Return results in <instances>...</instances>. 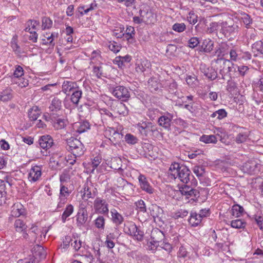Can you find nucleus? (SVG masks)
<instances>
[{
  "label": "nucleus",
  "instance_id": "nucleus-4",
  "mask_svg": "<svg viewBox=\"0 0 263 263\" xmlns=\"http://www.w3.org/2000/svg\"><path fill=\"white\" fill-rule=\"evenodd\" d=\"M215 62L220 65L219 73L222 76V79H224L227 74L236 70L234 64L229 60L220 58L215 59Z\"/></svg>",
  "mask_w": 263,
  "mask_h": 263
},
{
  "label": "nucleus",
  "instance_id": "nucleus-40",
  "mask_svg": "<svg viewBox=\"0 0 263 263\" xmlns=\"http://www.w3.org/2000/svg\"><path fill=\"white\" fill-rule=\"evenodd\" d=\"M144 13L145 14L146 20L145 22L147 23H152L153 18H154V14L153 12L150 10L149 11H147L146 12H145L144 11L143 12L142 11H140V16L142 17H144V15L143 14Z\"/></svg>",
  "mask_w": 263,
  "mask_h": 263
},
{
  "label": "nucleus",
  "instance_id": "nucleus-6",
  "mask_svg": "<svg viewBox=\"0 0 263 263\" xmlns=\"http://www.w3.org/2000/svg\"><path fill=\"white\" fill-rule=\"evenodd\" d=\"M137 127L140 133L144 136H147L149 133L157 132L156 125L151 122L141 121L137 124Z\"/></svg>",
  "mask_w": 263,
  "mask_h": 263
},
{
  "label": "nucleus",
  "instance_id": "nucleus-28",
  "mask_svg": "<svg viewBox=\"0 0 263 263\" xmlns=\"http://www.w3.org/2000/svg\"><path fill=\"white\" fill-rule=\"evenodd\" d=\"M228 45L226 44H221L215 51L218 58H222L226 54H227L228 53Z\"/></svg>",
  "mask_w": 263,
  "mask_h": 263
},
{
  "label": "nucleus",
  "instance_id": "nucleus-15",
  "mask_svg": "<svg viewBox=\"0 0 263 263\" xmlns=\"http://www.w3.org/2000/svg\"><path fill=\"white\" fill-rule=\"evenodd\" d=\"M79 87L77 83L71 81H64L62 84V91L66 95H69Z\"/></svg>",
  "mask_w": 263,
  "mask_h": 263
},
{
  "label": "nucleus",
  "instance_id": "nucleus-30",
  "mask_svg": "<svg viewBox=\"0 0 263 263\" xmlns=\"http://www.w3.org/2000/svg\"><path fill=\"white\" fill-rule=\"evenodd\" d=\"M74 208L72 204H68L67 205L65 211L61 216V219L63 222H65L67 218L69 217L73 212Z\"/></svg>",
  "mask_w": 263,
  "mask_h": 263
},
{
  "label": "nucleus",
  "instance_id": "nucleus-19",
  "mask_svg": "<svg viewBox=\"0 0 263 263\" xmlns=\"http://www.w3.org/2000/svg\"><path fill=\"white\" fill-rule=\"evenodd\" d=\"M135 35V30L134 27L127 26L126 29L125 33H122L120 36H118V37H122L123 36L125 35L126 40L128 43H132L134 40V36Z\"/></svg>",
  "mask_w": 263,
  "mask_h": 263
},
{
  "label": "nucleus",
  "instance_id": "nucleus-17",
  "mask_svg": "<svg viewBox=\"0 0 263 263\" xmlns=\"http://www.w3.org/2000/svg\"><path fill=\"white\" fill-rule=\"evenodd\" d=\"M164 237L163 232L158 229H154L152 231L151 238L152 241L150 242L152 245L155 246L157 242H159Z\"/></svg>",
  "mask_w": 263,
  "mask_h": 263
},
{
  "label": "nucleus",
  "instance_id": "nucleus-52",
  "mask_svg": "<svg viewBox=\"0 0 263 263\" xmlns=\"http://www.w3.org/2000/svg\"><path fill=\"white\" fill-rule=\"evenodd\" d=\"M136 205L137 206V209L139 211L141 212H146V208L145 204V203L143 200H139L137 202H136Z\"/></svg>",
  "mask_w": 263,
  "mask_h": 263
},
{
  "label": "nucleus",
  "instance_id": "nucleus-58",
  "mask_svg": "<svg viewBox=\"0 0 263 263\" xmlns=\"http://www.w3.org/2000/svg\"><path fill=\"white\" fill-rule=\"evenodd\" d=\"M24 75V70L23 68L19 65L15 67V69L13 72V76L15 78L21 77Z\"/></svg>",
  "mask_w": 263,
  "mask_h": 263
},
{
  "label": "nucleus",
  "instance_id": "nucleus-35",
  "mask_svg": "<svg viewBox=\"0 0 263 263\" xmlns=\"http://www.w3.org/2000/svg\"><path fill=\"white\" fill-rule=\"evenodd\" d=\"M125 141L130 145H134L138 142V138L131 134H127L125 136Z\"/></svg>",
  "mask_w": 263,
  "mask_h": 263
},
{
  "label": "nucleus",
  "instance_id": "nucleus-8",
  "mask_svg": "<svg viewBox=\"0 0 263 263\" xmlns=\"http://www.w3.org/2000/svg\"><path fill=\"white\" fill-rule=\"evenodd\" d=\"M174 118L173 114L168 112H164L158 119V124L165 129L170 130L171 126L172 121Z\"/></svg>",
  "mask_w": 263,
  "mask_h": 263
},
{
  "label": "nucleus",
  "instance_id": "nucleus-43",
  "mask_svg": "<svg viewBox=\"0 0 263 263\" xmlns=\"http://www.w3.org/2000/svg\"><path fill=\"white\" fill-rule=\"evenodd\" d=\"M159 112V109L155 108H151L148 109L147 115L149 118L153 120L155 119Z\"/></svg>",
  "mask_w": 263,
  "mask_h": 263
},
{
  "label": "nucleus",
  "instance_id": "nucleus-7",
  "mask_svg": "<svg viewBox=\"0 0 263 263\" xmlns=\"http://www.w3.org/2000/svg\"><path fill=\"white\" fill-rule=\"evenodd\" d=\"M108 206L106 201L101 198L97 197L94 201V209L97 213L108 215L109 211Z\"/></svg>",
  "mask_w": 263,
  "mask_h": 263
},
{
  "label": "nucleus",
  "instance_id": "nucleus-2",
  "mask_svg": "<svg viewBox=\"0 0 263 263\" xmlns=\"http://www.w3.org/2000/svg\"><path fill=\"white\" fill-rule=\"evenodd\" d=\"M66 141V148L74 156V158L77 157H80L84 154L85 148L84 145L79 140L71 137L68 139Z\"/></svg>",
  "mask_w": 263,
  "mask_h": 263
},
{
  "label": "nucleus",
  "instance_id": "nucleus-38",
  "mask_svg": "<svg viewBox=\"0 0 263 263\" xmlns=\"http://www.w3.org/2000/svg\"><path fill=\"white\" fill-rule=\"evenodd\" d=\"M193 171L199 178L202 177L205 173L204 168L202 166H195L193 168Z\"/></svg>",
  "mask_w": 263,
  "mask_h": 263
},
{
  "label": "nucleus",
  "instance_id": "nucleus-46",
  "mask_svg": "<svg viewBox=\"0 0 263 263\" xmlns=\"http://www.w3.org/2000/svg\"><path fill=\"white\" fill-rule=\"evenodd\" d=\"M144 235V232L137 227L136 232H135V233H134L133 236L135 239L141 241L143 239Z\"/></svg>",
  "mask_w": 263,
  "mask_h": 263
},
{
  "label": "nucleus",
  "instance_id": "nucleus-51",
  "mask_svg": "<svg viewBox=\"0 0 263 263\" xmlns=\"http://www.w3.org/2000/svg\"><path fill=\"white\" fill-rule=\"evenodd\" d=\"M148 67L149 66V63L147 61H143L140 64H138L136 67L137 71L144 72L146 70L145 67Z\"/></svg>",
  "mask_w": 263,
  "mask_h": 263
},
{
  "label": "nucleus",
  "instance_id": "nucleus-27",
  "mask_svg": "<svg viewBox=\"0 0 263 263\" xmlns=\"http://www.w3.org/2000/svg\"><path fill=\"white\" fill-rule=\"evenodd\" d=\"M244 212V209L242 206L238 204H235L233 205L231 210L232 215L235 217H239L241 216Z\"/></svg>",
  "mask_w": 263,
  "mask_h": 263
},
{
  "label": "nucleus",
  "instance_id": "nucleus-14",
  "mask_svg": "<svg viewBox=\"0 0 263 263\" xmlns=\"http://www.w3.org/2000/svg\"><path fill=\"white\" fill-rule=\"evenodd\" d=\"M39 143L42 148L47 149L53 145V140L50 135H44L40 138Z\"/></svg>",
  "mask_w": 263,
  "mask_h": 263
},
{
  "label": "nucleus",
  "instance_id": "nucleus-41",
  "mask_svg": "<svg viewBox=\"0 0 263 263\" xmlns=\"http://www.w3.org/2000/svg\"><path fill=\"white\" fill-rule=\"evenodd\" d=\"M252 50L263 54V42L259 41L254 43L252 45Z\"/></svg>",
  "mask_w": 263,
  "mask_h": 263
},
{
  "label": "nucleus",
  "instance_id": "nucleus-33",
  "mask_svg": "<svg viewBox=\"0 0 263 263\" xmlns=\"http://www.w3.org/2000/svg\"><path fill=\"white\" fill-rule=\"evenodd\" d=\"M105 218L103 216H99L95 220L94 224L96 228L100 230H104L105 223Z\"/></svg>",
  "mask_w": 263,
  "mask_h": 263
},
{
  "label": "nucleus",
  "instance_id": "nucleus-63",
  "mask_svg": "<svg viewBox=\"0 0 263 263\" xmlns=\"http://www.w3.org/2000/svg\"><path fill=\"white\" fill-rule=\"evenodd\" d=\"M70 195V192L68 188L63 185H61L60 195L61 196L68 197Z\"/></svg>",
  "mask_w": 263,
  "mask_h": 263
},
{
  "label": "nucleus",
  "instance_id": "nucleus-21",
  "mask_svg": "<svg viewBox=\"0 0 263 263\" xmlns=\"http://www.w3.org/2000/svg\"><path fill=\"white\" fill-rule=\"evenodd\" d=\"M114 110L120 115L126 116L128 115V109L127 106L122 102H117L114 106Z\"/></svg>",
  "mask_w": 263,
  "mask_h": 263
},
{
  "label": "nucleus",
  "instance_id": "nucleus-56",
  "mask_svg": "<svg viewBox=\"0 0 263 263\" xmlns=\"http://www.w3.org/2000/svg\"><path fill=\"white\" fill-rule=\"evenodd\" d=\"M256 91H259L261 95H263V78H261L255 84Z\"/></svg>",
  "mask_w": 263,
  "mask_h": 263
},
{
  "label": "nucleus",
  "instance_id": "nucleus-57",
  "mask_svg": "<svg viewBox=\"0 0 263 263\" xmlns=\"http://www.w3.org/2000/svg\"><path fill=\"white\" fill-rule=\"evenodd\" d=\"M256 35V32L255 30L253 29L252 28H251L249 30H247L246 33V36L248 39V40H254Z\"/></svg>",
  "mask_w": 263,
  "mask_h": 263
},
{
  "label": "nucleus",
  "instance_id": "nucleus-53",
  "mask_svg": "<svg viewBox=\"0 0 263 263\" xmlns=\"http://www.w3.org/2000/svg\"><path fill=\"white\" fill-rule=\"evenodd\" d=\"M89 128V124L88 122L85 121L81 123L77 129V132L79 133L85 132Z\"/></svg>",
  "mask_w": 263,
  "mask_h": 263
},
{
  "label": "nucleus",
  "instance_id": "nucleus-1",
  "mask_svg": "<svg viewBox=\"0 0 263 263\" xmlns=\"http://www.w3.org/2000/svg\"><path fill=\"white\" fill-rule=\"evenodd\" d=\"M168 174L171 178L178 179L183 183L188 184L191 181V185L197 184L191 171L186 166L180 165L178 163L174 162L171 165Z\"/></svg>",
  "mask_w": 263,
  "mask_h": 263
},
{
  "label": "nucleus",
  "instance_id": "nucleus-50",
  "mask_svg": "<svg viewBox=\"0 0 263 263\" xmlns=\"http://www.w3.org/2000/svg\"><path fill=\"white\" fill-rule=\"evenodd\" d=\"M72 241V239L70 236H66L63 239V243L61 245V247L64 249L67 248Z\"/></svg>",
  "mask_w": 263,
  "mask_h": 263
},
{
  "label": "nucleus",
  "instance_id": "nucleus-16",
  "mask_svg": "<svg viewBox=\"0 0 263 263\" xmlns=\"http://www.w3.org/2000/svg\"><path fill=\"white\" fill-rule=\"evenodd\" d=\"M257 166V164L255 161L250 160L244 163L241 166V169L244 173L252 174L255 171Z\"/></svg>",
  "mask_w": 263,
  "mask_h": 263
},
{
  "label": "nucleus",
  "instance_id": "nucleus-39",
  "mask_svg": "<svg viewBox=\"0 0 263 263\" xmlns=\"http://www.w3.org/2000/svg\"><path fill=\"white\" fill-rule=\"evenodd\" d=\"M248 137V134L247 133H239L235 138V142L237 143H242L245 142Z\"/></svg>",
  "mask_w": 263,
  "mask_h": 263
},
{
  "label": "nucleus",
  "instance_id": "nucleus-29",
  "mask_svg": "<svg viewBox=\"0 0 263 263\" xmlns=\"http://www.w3.org/2000/svg\"><path fill=\"white\" fill-rule=\"evenodd\" d=\"M41 111L38 107L35 106L30 109L28 111V117L30 120L35 121L40 115Z\"/></svg>",
  "mask_w": 263,
  "mask_h": 263
},
{
  "label": "nucleus",
  "instance_id": "nucleus-31",
  "mask_svg": "<svg viewBox=\"0 0 263 263\" xmlns=\"http://www.w3.org/2000/svg\"><path fill=\"white\" fill-rule=\"evenodd\" d=\"M58 116H55V119L53 123V126L56 129H61L64 128L66 126V120L64 119L58 118Z\"/></svg>",
  "mask_w": 263,
  "mask_h": 263
},
{
  "label": "nucleus",
  "instance_id": "nucleus-49",
  "mask_svg": "<svg viewBox=\"0 0 263 263\" xmlns=\"http://www.w3.org/2000/svg\"><path fill=\"white\" fill-rule=\"evenodd\" d=\"M254 219L259 229L263 231V215H255Z\"/></svg>",
  "mask_w": 263,
  "mask_h": 263
},
{
  "label": "nucleus",
  "instance_id": "nucleus-37",
  "mask_svg": "<svg viewBox=\"0 0 263 263\" xmlns=\"http://www.w3.org/2000/svg\"><path fill=\"white\" fill-rule=\"evenodd\" d=\"M189 214L188 211L184 209H179L174 213L173 217L175 219L180 218H183L186 217Z\"/></svg>",
  "mask_w": 263,
  "mask_h": 263
},
{
  "label": "nucleus",
  "instance_id": "nucleus-44",
  "mask_svg": "<svg viewBox=\"0 0 263 263\" xmlns=\"http://www.w3.org/2000/svg\"><path fill=\"white\" fill-rule=\"evenodd\" d=\"M136 230L137 226L134 223H132L129 226V227L125 228V232L127 234L133 236L134 233H135V232H136Z\"/></svg>",
  "mask_w": 263,
  "mask_h": 263
},
{
  "label": "nucleus",
  "instance_id": "nucleus-55",
  "mask_svg": "<svg viewBox=\"0 0 263 263\" xmlns=\"http://www.w3.org/2000/svg\"><path fill=\"white\" fill-rule=\"evenodd\" d=\"M217 27H216L217 32L219 31L220 33H221L223 34H224L225 33V28L226 27V25H227V22H217Z\"/></svg>",
  "mask_w": 263,
  "mask_h": 263
},
{
  "label": "nucleus",
  "instance_id": "nucleus-25",
  "mask_svg": "<svg viewBox=\"0 0 263 263\" xmlns=\"http://www.w3.org/2000/svg\"><path fill=\"white\" fill-rule=\"evenodd\" d=\"M46 35L47 36H44L46 39H42L43 44H49L50 46L53 48L55 45V43L53 42V40L55 37H58V34L52 33L50 34V35H48L47 33L46 34Z\"/></svg>",
  "mask_w": 263,
  "mask_h": 263
},
{
  "label": "nucleus",
  "instance_id": "nucleus-22",
  "mask_svg": "<svg viewBox=\"0 0 263 263\" xmlns=\"http://www.w3.org/2000/svg\"><path fill=\"white\" fill-rule=\"evenodd\" d=\"M82 91L79 87L72 92L70 97V101L73 105L77 106L80 99L82 98Z\"/></svg>",
  "mask_w": 263,
  "mask_h": 263
},
{
  "label": "nucleus",
  "instance_id": "nucleus-48",
  "mask_svg": "<svg viewBox=\"0 0 263 263\" xmlns=\"http://www.w3.org/2000/svg\"><path fill=\"white\" fill-rule=\"evenodd\" d=\"M101 115L103 119H106L107 117L110 118L112 120L114 119L112 114L106 108L101 109Z\"/></svg>",
  "mask_w": 263,
  "mask_h": 263
},
{
  "label": "nucleus",
  "instance_id": "nucleus-59",
  "mask_svg": "<svg viewBox=\"0 0 263 263\" xmlns=\"http://www.w3.org/2000/svg\"><path fill=\"white\" fill-rule=\"evenodd\" d=\"M199 43V39L196 37L191 38L188 42L189 46L192 48L197 47Z\"/></svg>",
  "mask_w": 263,
  "mask_h": 263
},
{
  "label": "nucleus",
  "instance_id": "nucleus-12",
  "mask_svg": "<svg viewBox=\"0 0 263 263\" xmlns=\"http://www.w3.org/2000/svg\"><path fill=\"white\" fill-rule=\"evenodd\" d=\"M138 180L141 189L148 194H153L154 189L150 185L146 177L142 174H140L138 176Z\"/></svg>",
  "mask_w": 263,
  "mask_h": 263
},
{
  "label": "nucleus",
  "instance_id": "nucleus-54",
  "mask_svg": "<svg viewBox=\"0 0 263 263\" xmlns=\"http://www.w3.org/2000/svg\"><path fill=\"white\" fill-rule=\"evenodd\" d=\"M38 232V229L36 226H32L28 231V236H30L32 239L35 240L36 239V235Z\"/></svg>",
  "mask_w": 263,
  "mask_h": 263
},
{
  "label": "nucleus",
  "instance_id": "nucleus-62",
  "mask_svg": "<svg viewBox=\"0 0 263 263\" xmlns=\"http://www.w3.org/2000/svg\"><path fill=\"white\" fill-rule=\"evenodd\" d=\"M217 27V22H213L210 24V26L208 28L206 32L208 33H216V27Z\"/></svg>",
  "mask_w": 263,
  "mask_h": 263
},
{
  "label": "nucleus",
  "instance_id": "nucleus-34",
  "mask_svg": "<svg viewBox=\"0 0 263 263\" xmlns=\"http://www.w3.org/2000/svg\"><path fill=\"white\" fill-rule=\"evenodd\" d=\"M191 184H190V183L185 184L179 188V191L181 194L186 196L187 198H189L191 195V191H191L193 188L191 187Z\"/></svg>",
  "mask_w": 263,
  "mask_h": 263
},
{
  "label": "nucleus",
  "instance_id": "nucleus-64",
  "mask_svg": "<svg viewBox=\"0 0 263 263\" xmlns=\"http://www.w3.org/2000/svg\"><path fill=\"white\" fill-rule=\"evenodd\" d=\"M213 133L215 134V136H218L220 138V140H221L223 135H224V130L222 128L217 127L215 128L213 130Z\"/></svg>",
  "mask_w": 263,
  "mask_h": 263
},
{
  "label": "nucleus",
  "instance_id": "nucleus-20",
  "mask_svg": "<svg viewBox=\"0 0 263 263\" xmlns=\"http://www.w3.org/2000/svg\"><path fill=\"white\" fill-rule=\"evenodd\" d=\"M13 98V90L10 88H7L1 92L0 101L6 102L12 100Z\"/></svg>",
  "mask_w": 263,
  "mask_h": 263
},
{
  "label": "nucleus",
  "instance_id": "nucleus-9",
  "mask_svg": "<svg viewBox=\"0 0 263 263\" xmlns=\"http://www.w3.org/2000/svg\"><path fill=\"white\" fill-rule=\"evenodd\" d=\"M62 107V100L58 97H54L52 99L49 107V111L51 112V116L53 118H55V116L58 115V113L61 110Z\"/></svg>",
  "mask_w": 263,
  "mask_h": 263
},
{
  "label": "nucleus",
  "instance_id": "nucleus-10",
  "mask_svg": "<svg viewBox=\"0 0 263 263\" xmlns=\"http://www.w3.org/2000/svg\"><path fill=\"white\" fill-rule=\"evenodd\" d=\"M88 219V213L85 208H81L79 209L76 215L77 225L78 227H84Z\"/></svg>",
  "mask_w": 263,
  "mask_h": 263
},
{
  "label": "nucleus",
  "instance_id": "nucleus-47",
  "mask_svg": "<svg viewBox=\"0 0 263 263\" xmlns=\"http://www.w3.org/2000/svg\"><path fill=\"white\" fill-rule=\"evenodd\" d=\"M93 72L98 78L104 77V73L102 66H94Z\"/></svg>",
  "mask_w": 263,
  "mask_h": 263
},
{
  "label": "nucleus",
  "instance_id": "nucleus-45",
  "mask_svg": "<svg viewBox=\"0 0 263 263\" xmlns=\"http://www.w3.org/2000/svg\"><path fill=\"white\" fill-rule=\"evenodd\" d=\"M186 83L189 85L194 86L197 82V79L195 75L187 76L186 78Z\"/></svg>",
  "mask_w": 263,
  "mask_h": 263
},
{
  "label": "nucleus",
  "instance_id": "nucleus-18",
  "mask_svg": "<svg viewBox=\"0 0 263 263\" xmlns=\"http://www.w3.org/2000/svg\"><path fill=\"white\" fill-rule=\"evenodd\" d=\"M14 226L16 231L17 232H23V236L27 239L28 237V234L26 233V229L27 226L24 223V221L20 219H17L15 221Z\"/></svg>",
  "mask_w": 263,
  "mask_h": 263
},
{
  "label": "nucleus",
  "instance_id": "nucleus-26",
  "mask_svg": "<svg viewBox=\"0 0 263 263\" xmlns=\"http://www.w3.org/2000/svg\"><path fill=\"white\" fill-rule=\"evenodd\" d=\"M200 141L206 144H216L217 142V138L214 135H203L200 137Z\"/></svg>",
  "mask_w": 263,
  "mask_h": 263
},
{
  "label": "nucleus",
  "instance_id": "nucleus-13",
  "mask_svg": "<svg viewBox=\"0 0 263 263\" xmlns=\"http://www.w3.org/2000/svg\"><path fill=\"white\" fill-rule=\"evenodd\" d=\"M42 175V168L38 165L31 167L28 175V179L31 182H35L40 179Z\"/></svg>",
  "mask_w": 263,
  "mask_h": 263
},
{
  "label": "nucleus",
  "instance_id": "nucleus-23",
  "mask_svg": "<svg viewBox=\"0 0 263 263\" xmlns=\"http://www.w3.org/2000/svg\"><path fill=\"white\" fill-rule=\"evenodd\" d=\"M110 213L111 220L116 226H119L123 222L124 220L123 216L116 209L111 210Z\"/></svg>",
  "mask_w": 263,
  "mask_h": 263
},
{
  "label": "nucleus",
  "instance_id": "nucleus-42",
  "mask_svg": "<svg viewBox=\"0 0 263 263\" xmlns=\"http://www.w3.org/2000/svg\"><path fill=\"white\" fill-rule=\"evenodd\" d=\"M52 25V21L47 17H44L42 18V28L43 29H49L51 27Z\"/></svg>",
  "mask_w": 263,
  "mask_h": 263
},
{
  "label": "nucleus",
  "instance_id": "nucleus-24",
  "mask_svg": "<svg viewBox=\"0 0 263 263\" xmlns=\"http://www.w3.org/2000/svg\"><path fill=\"white\" fill-rule=\"evenodd\" d=\"M201 216L196 212H191L188 221L192 227H196L201 222Z\"/></svg>",
  "mask_w": 263,
  "mask_h": 263
},
{
  "label": "nucleus",
  "instance_id": "nucleus-32",
  "mask_svg": "<svg viewBox=\"0 0 263 263\" xmlns=\"http://www.w3.org/2000/svg\"><path fill=\"white\" fill-rule=\"evenodd\" d=\"M231 226L235 229H243L246 226V222L241 219L233 220L231 222Z\"/></svg>",
  "mask_w": 263,
  "mask_h": 263
},
{
  "label": "nucleus",
  "instance_id": "nucleus-11",
  "mask_svg": "<svg viewBox=\"0 0 263 263\" xmlns=\"http://www.w3.org/2000/svg\"><path fill=\"white\" fill-rule=\"evenodd\" d=\"M200 70L204 76L211 81L215 80L218 77L217 71L212 67H206L205 65H201Z\"/></svg>",
  "mask_w": 263,
  "mask_h": 263
},
{
  "label": "nucleus",
  "instance_id": "nucleus-3",
  "mask_svg": "<svg viewBox=\"0 0 263 263\" xmlns=\"http://www.w3.org/2000/svg\"><path fill=\"white\" fill-rule=\"evenodd\" d=\"M32 253L33 260L30 261L28 259H20L17 263H39V261L44 258L46 256V252L44 250L43 247L40 245H35L32 249Z\"/></svg>",
  "mask_w": 263,
  "mask_h": 263
},
{
  "label": "nucleus",
  "instance_id": "nucleus-36",
  "mask_svg": "<svg viewBox=\"0 0 263 263\" xmlns=\"http://www.w3.org/2000/svg\"><path fill=\"white\" fill-rule=\"evenodd\" d=\"M186 28V25L183 23H176L172 26V29L178 33L183 32Z\"/></svg>",
  "mask_w": 263,
  "mask_h": 263
},
{
  "label": "nucleus",
  "instance_id": "nucleus-60",
  "mask_svg": "<svg viewBox=\"0 0 263 263\" xmlns=\"http://www.w3.org/2000/svg\"><path fill=\"white\" fill-rule=\"evenodd\" d=\"M102 161V159L100 156H97L95 157L92 160L91 166L93 168L92 172H93L94 170L100 164Z\"/></svg>",
  "mask_w": 263,
  "mask_h": 263
},
{
  "label": "nucleus",
  "instance_id": "nucleus-61",
  "mask_svg": "<svg viewBox=\"0 0 263 263\" xmlns=\"http://www.w3.org/2000/svg\"><path fill=\"white\" fill-rule=\"evenodd\" d=\"M82 242L80 240H77L75 238L74 240L72 239V241L71 243V246L73 248L75 251H78L81 247Z\"/></svg>",
  "mask_w": 263,
  "mask_h": 263
},
{
  "label": "nucleus",
  "instance_id": "nucleus-5",
  "mask_svg": "<svg viewBox=\"0 0 263 263\" xmlns=\"http://www.w3.org/2000/svg\"><path fill=\"white\" fill-rule=\"evenodd\" d=\"M112 94L114 96L123 102L127 101L130 98V93L128 89L123 86H117L112 88Z\"/></svg>",
  "mask_w": 263,
  "mask_h": 263
}]
</instances>
